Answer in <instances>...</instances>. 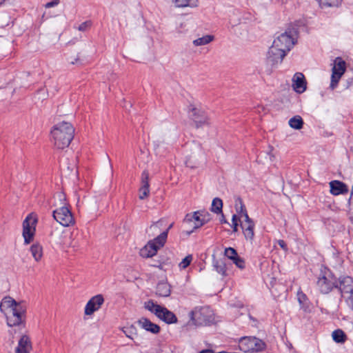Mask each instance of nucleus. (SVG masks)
Segmentation results:
<instances>
[{
    "label": "nucleus",
    "mask_w": 353,
    "mask_h": 353,
    "mask_svg": "<svg viewBox=\"0 0 353 353\" xmlns=\"http://www.w3.org/2000/svg\"><path fill=\"white\" fill-rule=\"evenodd\" d=\"M0 311L6 316L9 327L25 325L26 306L11 297H5L0 303Z\"/></svg>",
    "instance_id": "obj_1"
},
{
    "label": "nucleus",
    "mask_w": 353,
    "mask_h": 353,
    "mask_svg": "<svg viewBox=\"0 0 353 353\" xmlns=\"http://www.w3.org/2000/svg\"><path fill=\"white\" fill-rule=\"evenodd\" d=\"M51 141L58 150L68 148L74 135V128L70 123L62 121L54 125L51 130Z\"/></svg>",
    "instance_id": "obj_2"
},
{
    "label": "nucleus",
    "mask_w": 353,
    "mask_h": 353,
    "mask_svg": "<svg viewBox=\"0 0 353 353\" xmlns=\"http://www.w3.org/2000/svg\"><path fill=\"white\" fill-rule=\"evenodd\" d=\"M292 36L288 32H285L277 37L273 41L268 51V57L272 61L281 62L286 54L294 46V41Z\"/></svg>",
    "instance_id": "obj_3"
},
{
    "label": "nucleus",
    "mask_w": 353,
    "mask_h": 353,
    "mask_svg": "<svg viewBox=\"0 0 353 353\" xmlns=\"http://www.w3.org/2000/svg\"><path fill=\"white\" fill-rule=\"evenodd\" d=\"M210 214L203 211L194 212L188 214L183 220V236H189L194 230L203 226L210 221Z\"/></svg>",
    "instance_id": "obj_4"
},
{
    "label": "nucleus",
    "mask_w": 353,
    "mask_h": 353,
    "mask_svg": "<svg viewBox=\"0 0 353 353\" xmlns=\"http://www.w3.org/2000/svg\"><path fill=\"white\" fill-rule=\"evenodd\" d=\"M190 321L196 326H205L212 324L214 314L209 306H196L189 314Z\"/></svg>",
    "instance_id": "obj_5"
},
{
    "label": "nucleus",
    "mask_w": 353,
    "mask_h": 353,
    "mask_svg": "<svg viewBox=\"0 0 353 353\" xmlns=\"http://www.w3.org/2000/svg\"><path fill=\"white\" fill-rule=\"evenodd\" d=\"M172 225L173 223L168 225L164 219H160L152 224L147 230V233L153 239L148 243H165L168 232Z\"/></svg>",
    "instance_id": "obj_6"
},
{
    "label": "nucleus",
    "mask_w": 353,
    "mask_h": 353,
    "mask_svg": "<svg viewBox=\"0 0 353 353\" xmlns=\"http://www.w3.org/2000/svg\"><path fill=\"white\" fill-rule=\"evenodd\" d=\"M145 309L154 314L159 319L168 324L177 323L176 315L165 307L156 304L153 301L150 300L144 304Z\"/></svg>",
    "instance_id": "obj_7"
},
{
    "label": "nucleus",
    "mask_w": 353,
    "mask_h": 353,
    "mask_svg": "<svg viewBox=\"0 0 353 353\" xmlns=\"http://www.w3.org/2000/svg\"><path fill=\"white\" fill-rule=\"evenodd\" d=\"M239 347L244 352H261L265 350L266 344L259 338L244 336L240 339Z\"/></svg>",
    "instance_id": "obj_8"
},
{
    "label": "nucleus",
    "mask_w": 353,
    "mask_h": 353,
    "mask_svg": "<svg viewBox=\"0 0 353 353\" xmlns=\"http://www.w3.org/2000/svg\"><path fill=\"white\" fill-rule=\"evenodd\" d=\"M38 223V216L35 213H30L22 223V236L24 243H30L34 241L36 232V226Z\"/></svg>",
    "instance_id": "obj_9"
},
{
    "label": "nucleus",
    "mask_w": 353,
    "mask_h": 353,
    "mask_svg": "<svg viewBox=\"0 0 353 353\" xmlns=\"http://www.w3.org/2000/svg\"><path fill=\"white\" fill-rule=\"evenodd\" d=\"M54 219L64 227H69L74 224V218L66 205L61 207L53 211Z\"/></svg>",
    "instance_id": "obj_10"
},
{
    "label": "nucleus",
    "mask_w": 353,
    "mask_h": 353,
    "mask_svg": "<svg viewBox=\"0 0 353 353\" xmlns=\"http://www.w3.org/2000/svg\"><path fill=\"white\" fill-rule=\"evenodd\" d=\"M190 114L191 119L195 123L196 128H201L210 124V119L207 113L201 108L190 105Z\"/></svg>",
    "instance_id": "obj_11"
},
{
    "label": "nucleus",
    "mask_w": 353,
    "mask_h": 353,
    "mask_svg": "<svg viewBox=\"0 0 353 353\" xmlns=\"http://www.w3.org/2000/svg\"><path fill=\"white\" fill-rule=\"evenodd\" d=\"M345 70V62L338 57L334 61L331 77L330 88L333 90L337 85V83Z\"/></svg>",
    "instance_id": "obj_12"
},
{
    "label": "nucleus",
    "mask_w": 353,
    "mask_h": 353,
    "mask_svg": "<svg viewBox=\"0 0 353 353\" xmlns=\"http://www.w3.org/2000/svg\"><path fill=\"white\" fill-rule=\"evenodd\" d=\"M104 301V297L101 294L91 297L85 306V315L92 316L95 312L98 311L101 307Z\"/></svg>",
    "instance_id": "obj_13"
},
{
    "label": "nucleus",
    "mask_w": 353,
    "mask_h": 353,
    "mask_svg": "<svg viewBox=\"0 0 353 353\" xmlns=\"http://www.w3.org/2000/svg\"><path fill=\"white\" fill-rule=\"evenodd\" d=\"M339 288L342 297H343L346 301H349V299L353 297V279L350 276H345L342 278L339 281Z\"/></svg>",
    "instance_id": "obj_14"
},
{
    "label": "nucleus",
    "mask_w": 353,
    "mask_h": 353,
    "mask_svg": "<svg viewBox=\"0 0 353 353\" xmlns=\"http://www.w3.org/2000/svg\"><path fill=\"white\" fill-rule=\"evenodd\" d=\"M235 209L237 214L232 216V222L234 231H237L239 221L245 219V215H248L245 207L241 198H237L235 201Z\"/></svg>",
    "instance_id": "obj_15"
},
{
    "label": "nucleus",
    "mask_w": 353,
    "mask_h": 353,
    "mask_svg": "<svg viewBox=\"0 0 353 353\" xmlns=\"http://www.w3.org/2000/svg\"><path fill=\"white\" fill-rule=\"evenodd\" d=\"M245 216V219L239 221V223H240L245 239L247 241H252L254 235V224L248 215Z\"/></svg>",
    "instance_id": "obj_16"
},
{
    "label": "nucleus",
    "mask_w": 353,
    "mask_h": 353,
    "mask_svg": "<svg viewBox=\"0 0 353 353\" xmlns=\"http://www.w3.org/2000/svg\"><path fill=\"white\" fill-rule=\"evenodd\" d=\"M317 285L320 291L323 294L329 293L334 287H337L330 275L319 277Z\"/></svg>",
    "instance_id": "obj_17"
},
{
    "label": "nucleus",
    "mask_w": 353,
    "mask_h": 353,
    "mask_svg": "<svg viewBox=\"0 0 353 353\" xmlns=\"http://www.w3.org/2000/svg\"><path fill=\"white\" fill-rule=\"evenodd\" d=\"M32 349V345L30 338L26 335H22L15 348L14 353H30Z\"/></svg>",
    "instance_id": "obj_18"
},
{
    "label": "nucleus",
    "mask_w": 353,
    "mask_h": 353,
    "mask_svg": "<svg viewBox=\"0 0 353 353\" xmlns=\"http://www.w3.org/2000/svg\"><path fill=\"white\" fill-rule=\"evenodd\" d=\"M292 87L297 93H303L307 88V82L301 72H296L292 78Z\"/></svg>",
    "instance_id": "obj_19"
},
{
    "label": "nucleus",
    "mask_w": 353,
    "mask_h": 353,
    "mask_svg": "<svg viewBox=\"0 0 353 353\" xmlns=\"http://www.w3.org/2000/svg\"><path fill=\"white\" fill-rule=\"evenodd\" d=\"M225 256L228 257L229 259L232 261V262L236 265V267L243 270L245 267V261L239 256L236 250L232 248H228L225 250Z\"/></svg>",
    "instance_id": "obj_20"
},
{
    "label": "nucleus",
    "mask_w": 353,
    "mask_h": 353,
    "mask_svg": "<svg viewBox=\"0 0 353 353\" xmlns=\"http://www.w3.org/2000/svg\"><path fill=\"white\" fill-rule=\"evenodd\" d=\"M150 194L149 174L147 171H143L141 174V186L139 188V199L143 200L146 199Z\"/></svg>",
    "instance_id": "obj_21"
},
{
    "label": "nucleus",
    "mask_w": 353,
    "mask_h": 353,
    "mask_svg": "<svg viewBox=\"0 0 353 353\" xmlns=\"http://www.w3.org/2000/svg\"><path fill=\"white\" fill-rule=\"evenodd\" d=\"M160 245H157V244H145L142 248L139 250V254L143 258H151L153 256L156 255L157 251L162 247L164 244H159Z\"/></svg>",
    "instance_id": "obj_22"
},
{
    "label": "nucleus",
    "mask_w": 353,
    "mask_h": 353,
    "mask_svg": "<svg viewBox=\"0 0 353 353\" xmlns=\"http://www.w3.org/2000/svg\"><path fill=\"white\" fill-rule=\"evenodd\" d=\"M138 323L143 329L152 334H158L160 332V327L146 318H141Z\"/></svg>",
    "instance_id": "obj_23"
},
{
    "label": "nucleus",
    "mask_w": 353,
    "mask_h": 353,
    "mask_svg": "<svg viewBox=\"0 0 353 353\" xmlns=\"http://www.w3.org/2000/svg\"><path fill=\"white\" fill-rule=\"evenodd\" d=\"M330 192L334 195H339L347 192L346 185L339 181H333L330 183Z\"/></svg>",
    "instance_id": "obj_24"
},
{
    "label": "nucleus",
    "mask_w": 353,
    "mask_h": 353,
    "mask_svg": "<svg viewBox=\"0 0 353 353\" xmlns=\"http://www.w3.org/2000/svg\"><path fill=\"white\" fill-rule=\"evenodd\" d=\"M171 293L170 285L167 282H159L157 286V294L163 296L168 297Z\"/></svg>",
    "instance_id": "obj_25"
},
{
    "label": "nucleus",
    "mask_w": 353,
    "mask_h": 353,
    "mask_svg": "<svg viewBox=\"0 0 353 353\" xmlns=\"http://www.w3.org/2000/svg\"><path fill=\"white\" fill-rule=\"evenodd\" d=\"M30 252L36 261H40L43 256V248L41 244H32Z\"/></svg>",
    "instance_id": "obj_26"
},
{
    "label": "nucleus",
    "mask_w": 353,
    "mask_h": 353,
    "mask_svg": "<svg viewBox=\"0 0 353 353\" xmlns=\"http://www.w3.org/2000/svg\"><path fill=\"white\" fill-rule=\"evenodd\" d=\"M177 8H196L199 6V0H172Z\"/></svg>",
    "instance_id": "obj_27"
},
{
    "label": "nucleus",
    "mask_w": 353,
    "mask_h": 353,
    "mask_svg": "<svg viewBox=\"0 0 353 353\" xmlns=\"http://www.w3.org/2000/svg\"><path fill=\"white\" fill-rule=\"evenodd\" d=\"M332 336L333 340L338 343H343L347 339L345 332L340 329L334 330L332 334Z\"/></svg>",
    "instance_id": "obj_28"
},
{
    "label": "nucleus",
    "mask_w": 353,
    "mask_h": 353,
    "mask_svg": "<svg viewBox=\"0 0 353 353\" xmlns=\"http://www.w3.org/2000/svg\"><path fill=\"white\" fill-rule=\"evenodd\" d=\"M298 301L301 305V307L305 312H309V305H308V300L307 296L301 291L298 292L297 293Z\"/></svg>",
    "instance_id": "obj_29"
},
{
    "label": "nucleus",
    "mask_w": 353,
    "mask_h": 353,
    "mask_svg": "<svg viewBox=\"0 0 353 353\" xmlns=\"http://www.w3.org/2000/svg\"><path fill=\"white\" fill-rule=\"evenodd\" d=\"M289 125L292 128L300 130L303 128V121L300 116L296 115L289 120Z\"/></svg>",
    "instance_id": "obj_30"
},
{
    "label": "nucleus",
    "mask_w": 353,
    "mask_h": 353,
    "mask_svg": "<svg viewBox=\"0 0 353 353\" xmlns=\"http://www.w3.org/2000/svg\"><path fill=\"white\" fill-rule=\"evenodd\" d=\"M213 40L214 37L212 35L208 34L194 40L193 44L194 46H204L210 43Z\"/></svg>",
    "instance_id": "obj_31"
},
{
    "label": "nucleus",
    "mask_w": 353,
    "mask_h": 353,
    "mask_svg": "<svg viewBox=\"0 0 353 353\" xmlns=\"http://www.w3.org/2000/svg\"><path fill=\"white\" fill-rule=\"evenodd\" d=\"M213 266L215 270L220 274L221 275L225 276L227 275L226 274V265L222 261H214Z\"/></svg>",
    "instance_id": "obj_32"
},
{
    "label": "nucleus",
    "mask_w": 353,
    "mask_h": 353,
    "mask_svg": "<svg viewBox=\"0 0 353 353\" xmlns=\"http://www.w3.org/2000/svg\"><path fill=\"white\" fill-rule=\"evenodd\" d=\"M223 202L219 198H214L212 203L211 210L216 214L222 212Z\"/></svg>",
    "instance_id": "obj_33"
},
{
    "label": "nucleus",
    "mask_w": 353,
    "mask_h": 353,
    "mask_svg": "<svg viewBox=\"0 0 353 353\" xmlns=\"http://www.w3.org/2000/svg\"><path fill=\"white\" fill-rule=\"evenodd\" d=\"M321 8L338 6L342 0H317Z\"/></svg>",
    "instance_id": "obj_34"
},
{
    "label": "nucleus",
    "mask_w": 353,
    "mask_h": 353,
    "mask_svg": "<svg viewBox=\"0 0 353 353\" xmlns=\"http://www.w3.org/2000/svg\"><path fill=\"white\" fill-rule=\"evenodd\" d=\"M192 260V255H188L187 256H185L181 261V262L179 263L180 268H181V269L186 268L190 264Z\"/></svg>",
    "instance_id": "obj_35"
},
{
    "label": "nucleus",
    "mask_w": 353,
    "mask_h": 353,
    "mask_svg": "<svg viewBox=\"0 0 353 353\" xmlns=\"http://www.w3.org/2000/svg\"><path fill=\"white\" fill-rule=\"evenodd\" d=\"M63 233V232L61 231V229L57 228L54 232L51 233V235L54 236L55 237L59 236V238H58L57 240L65 241L66 239L62 237V234Z\"/></svg>",
    "instance_id": "obj_36"
},
{
    "label": "nucleus",
    "mask_w": 353,
    "mask_h": 353,
    "mask_svg": "<svg viewBox=\"0 0 353 353\" xmlns=\"http://www.w3.org/2000/svg\"><path fill=\"white\" fill-rule=\"evenodd\" d=\"M60 0H53L45 4L46 8H50L59 4Z\"/></svg>",
    "instance_id": "obj_37"
},
{
    "label": "nucleus",
    "mask_w": 353,
    "mask_h": 353,
    "mask_svg": "<svg viewBox=\"0 0 353 353\" xmlns=\"http://www.w3.org/2000/svg\"><path fill=\"white\" fill-rule=\"evenodd\" d=\"M347 304L353 310V297L352 299H349V301H347Z\"/></svg>",
    "instance_id": "obj_38"
},
{
    "label": "nucleus",
    "mask_w": 353,
    "mask_h": 353,
    "mask_svg": "<svg viewBox=\"0 0 353 353\" xmlns=\"http://www.w3.org/2000/svg\"><path fill=\"white\" fill-rule=\"evenodd\" d=\"M279 245L284 250H286L288 249V244H279Z\"/></svg>",
    "instance_id": "obj_39"
},
{
    "label": "nucleus",
    "mask_w": 353,
    "mask_h": 353,
    "mask_svg": "<svg viewBox=\"0 0 353 353\" xmlns=\"http://www.w3.org/2000/svg\"><path fill=\"white\" fill-rule=\"evenodd\" d=\"M78 60H79V57H77V58H75V59H74L71 60V61H70V63L73 65V64H74L75 63H77Z\"/></svg>",
    "instance_id": "obj_40"
},
{
    "label": "nucleus",
    "mask_w": 353,
    "mask_h": 353,
    "mask_svg": "<svg viewBox=\"0 0 353 353\" xmlns=\"http://www.w3.org/2000/svg\"><path fill=\"white\" fill-rule=\"evenodd\" d=\"M78 230H74L72 232H71V236H73V235H77L78 234Z\"/></svg>",
    "instance_id": "obj_41"
},
{
    "label": "nucleus",
    "mask_w": 353,
    "mask_h": 353,
    "mask_svg": "<svg viewBox=\"0 0 353 353\" xmlns=\"http://www.w3.org/2000/svg\"><path fill=\"white\" fill-rule=\"evenodd\" d=\"M84 29H85V23H83V24H81V25L79 26V30H84Z\"/></svg>",
    "instance_id": "obj_42"
},
{
    "label": "nucleus",
    "mask_w": 353,
    "mask_h": 353,
    "mask_svg": "<svg viewBox=\"0 0 353 353\" xmlns=\"http://www.w3.org/2000/svg\"><path fill=\"white\" fill-rule=\"evenodd\" d=\"M123 332L125 333V334L126 335V336L130 337V336L128 335V332H125V331L124 330V329H123Z\"/></svg>",
    "instance_id": "obj_43"
},
{
    "label": "nucleus",
    "mask_w": 353,
    "mask_h": 353,
    "mask_svg": "<svg viewBox=\"0 0 353 353\" xmlns=\"http://www.w3.org/2000/svg\"><path fill=\"white\" fill-rule=\"evenodd\" d=\"M123 332L125 333V334L126 335V336L130 337V336L128 335V332H125V331L124 330V329H123Z\"/></svg>",
    "instance_id": "obj_44"
},
{
    "label": "nucleus",
    "mask_w": 353,
    "mask_h": 353,
    "mask_svg": "<svg viewBox=\"0 0 353 353\" xmlns=\"http://www.w3.org/2000/svg\"><path fill=\"white\" fill-rule=\"evenodd\" d=\"M6 0H0V4H1L2 3H3Z\"/></svg>",
    "instance_id": "obj_45"
},
{
    "label": "nucleus",
    "mask_w": 353,
    "mask_h": 353,
    "mask_svg": "<svg viewBox=\"0 0 353 353\" xmlns=\"http://www.w3.org/2000/svg\"><path fill=\"white\" fill-rule=\"evenodd\" d=\"M70 241H74V240H75V239H74V238H72V237H71V238L70 239Z\"/></svg>",
    "instance_id": "obj_46"
},
{
    "label": "nucleus",
    "mask_w": 353,
    "mask_h": 353,
    "mask_svg": "<svg viewBox=\"0 0 353 353\" xmlns=\"http://www.w3.org/2000/svg\"><path fill=\"white\" fill-rule=\"evenodd\" d=\"M180 28H183V23H181V25H180Z\"/></svg>",
    "instance_id": "obj_47"
}]
</instances>
